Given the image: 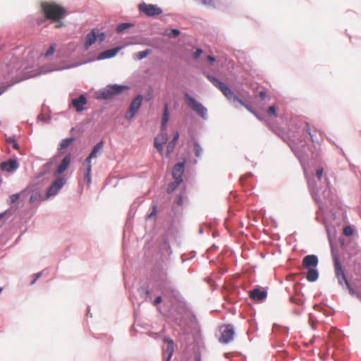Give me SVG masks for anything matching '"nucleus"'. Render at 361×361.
I'll use <instances>...</instances> for the list:
<instances>
[{"instance_id": "nucleus-22", "label": "nucleus", "mask_w": 361, "mask_h": 361, "mask_svg": "<svg viewBox=\"0 0 361 361\" xmlns=\"http://www.w3.org/2000/svg\"><path fill=\"white\" fill-rule=\"evenodd\" d=\"M71 164V154L69 152L63 158L59 165L54 171V178H66V175L63 173L69 169Z\"/></svg>"}, {"instance_id": "nucleus-29", "label": "nucleus", "mask_w": 361, "mask_h": 361, "mask_svg": "<svg viewBox=\"0 0 361 361\" xmlns=\"http://www.w3.org/2000/svg\"><path fill=\"white\" fill-rule=\"evenodd\" d=\"M105 141L104 139H101L96 145H94L90 154L87 155L86 159H89L92 161L93 159L97 158L102 154L104 151Z\"/></svg>"}, {"instance_id": "nucleus-35", "label": "nucleus", "mask_w": 361, "mask_h": 361, "mask_svg": "<svg viewBox=\"0 0 361 361\" xmlns=\"http://www.w3.org/2000/svg\"><path fill=\"white\" fill-rule=\"evenodd\" d=\"M134 26L135 23L132 22H121L116 25V31L118 34H123L128 32V30Z\"/></svg>"}, {"instance_id": "nucleus-58", "label": "nucleus", "mask_w": 361, "mask_h": 361, "mask_svg": "<svg viewBox=\"0 0 361 361\" xmlns=\"http://www.w3.org/2000/svg\"><path fill=\"white\" fill-rule=\"evenodd\" d=\"M7 142L10 144H12L13 145V147L15 149H20V145L16 138V136L15 135H12V136H10L7 138Z\"/></svg>"}, {"instance_id": "nucleus-48", "label": "nucleus", "mask_w": 361, "mask_h": 361, "mask_svg": "<svg viewBox=\"0 0 361 361\" xmlns=\"http://www.w3.org/2000/svg\"><path fill=\"white\" fill-rule=\"evenodd\" d=\"M33 186L32 185L31 183H30L27 186L26 188H25L23 190H22L19 193H20V197H23L24 198H25L26 197L28 196L29 194H30V195L32 194H33Z\"/></svg>"}, {"instance_id": "nucleus-56", "label": "nucleus", "mask_w": 361, "mask_h": 361, "mask_svg": "<svg viewBox=\"0 0 361 361\" xmlns=\"http://www.w3.org/2000/svg\"><path fill=\"white\" fill-rule=\"evenodd\" d=\"M195 256H196V252L194 250L190 252L189 253H184L181 255L182 262L184 263L187 261H189V260L193 259Z\"/></svg>"}, {"instance_id": "nucleus-53", "label": "nucleus", "mask_w": 361, "mask_h": 361, "mask_svg": "<svg viewBox=\"0 0 361 361\" xmlns=\"http://www.w3.org/2000/svg\"><path fill=\"white\" fill-rule=\"evenodd\" d=\"M351 262L355 264V267L358 269L361 268V250L358 251L353 258L350 259Z\"/></svg>"}, {"instance_id": "nucleus-64", "label": "nucleus", "mask_w": 361, "mask_h": 361, "mask_svg": "<svg viewBox=\"0 0 361 361\" xmlns=\"http://www.w3.org/2000/svg\"><path fill=\"white\" fill-rule=\"evenodd\" d=\"M205 59L211 66H214L217 62L216 56L212 54H207Z\"/></svg>"}, {"instance_id": "nucleus-45", "label": "nucleus", "mask_w": 361, "mask_h": 361, "mask_svg": "<svg viewBox=\"0 0 361 361\" xmlns=\"http://www.w3.org/2000/svg\"><path fill=\"white\" fill-rule=\"evenodd\" d=\"M170 120V112H169V106L168 103H164L163 108V114L161 122L169 123Z\"/></svg>"}, {"instance_id": "nucleus-27", "label": "nucleus", "mask_w": 361, "mask_h": 361, "mask_svg": "<svg viewBox=\"0 0 361 361\" xmlns=\"http://www.w3.org/2000/svg\"><path fill=\"white\" fill-rule=\"evenodd\" d=\"M272 330L281 334L283 337L280 339L279 344L276 345L275 348L283 346L286 339L288 336L289 328L287 326H282L276 323H274L272 326Z\"/></svg>"}, {"instance_id": "nucleus-20", "label": "nucleus", "mask_w": 361, "mask_h": 361, "mask_svg": "<svg viewBox=\"0 0 361 361\" xmlns=\"http://www.w3.org/2000/svg\"><path fill=\"white\" fill-rule=\"evenodd\" d=\"M164 345H166V348H163V361H171L174 353L175 342L169 336H164L162 338Z\"/></svg>"}, {"instance_id": "nucleus-33", "label": "nucleus", "mask_w": 361, "mask_h": 361, "mask_svg": "<svg viewBox=\"0 0 361 361\" xmlns=\"http://www.w3.org/2000/svg\"><path fill=\"white\" fill-rule=\"evenodd\" d=\"M323 224L324 225L325 230L328 236V240L332 246V241L336 237V227L334 225L329 224L325 219L323 221Z\"/></svg>"}, {"instance_id": "nucleus-19", "label": "nucleus", "mask_w": 361, "mask_h": 361, "mask_svg": "<svg viewBox=\"0 0 361 361\" xmlns=\"http://www.w3.org/2000/svg\"><path fill=\"white\" fill-rule=\"evenodd\" d=\"M221 328H224V330L221 334L219 341L222 344L227 345L234 339L235 328L232 324L223 325Z\"/></svg>"}, {"instance_id": "nucleus-25", "label": "nucleus", "mask_w": 361, "mask_h": 361, "mask_svg": "<svg viewBox=\"0 0 361 361\" xmlns=\"http://www.w3.org/2000/svg\"><path fill=\"white\" fill-rule=\"evenodd\" d=\"M19 167L20 164L16 156L11 157L0 164V170L7 173H13L16 172Z\"/></svg>"}, {"instance_id": "nucleus-24", "label": "nucleus", "mask_w": 361, "mask_h": 361, "mask_svg": "<svg viewBox=\"0 0 361 361\" xmlns=\"http://www.w3.org/2000/svg\"><path fill=\"white\" fill-rule=\"evenodd\" d=\"M228 100L235 106H238L245 107L248 111L252 110L253 106L252 104L240 96V92H233L232 95L228 99Z\"/></svg>"}, {"instance_id": "nucleus-40", "label": "nucleus", "mask_w": 361, "mask_h": 361, "mask_svg": "<svg viewBox=\"0 0 361 361\" xmlns=\"http://www.w3.org/2000/svg\"><path fill=\"white\" fill-rule=\"evenodd\" d=\"M186 196V186L185 185L183 189L176 195L174 200V204L179 207H182L184 204V199Z\"/></svg>"}, {"instance_id": "nucleus-37", "label": "nucleus", "mask_w": 361, "mask_h": 361, "mask_svg": "<svg viewBox=\"0 0 361 361\" xmlns=\"http://www.w3.org/2000/svg\"><path fill=\"white\" fill-rule=\"evenodd\" d=\"M190 139H191V141L193 145V150H194L195 156L197 158H199V157H200L201 154L203 152V149H202L201 145L200 144V142H198V140L194 136L191 135Z\"/></svg>"}, {"instance_id": "nucleus-30", "label": "nucleus", "mask_w": 361, "mask_h": 361, "mask_svg": "<svg viewBox=\"0 0 361 361\" xmlns=\"http://www.w3.org/2000/svg\"><path fill=\"white\" fill-rule=\"evenodd\" d=\"M77 45L75 42H70L57 51L58 55L61 57L69 58L75 51Z\"/></svg>"}, {"instance_id": "nucleus-28", "label": "nucleus", "mask_w": 361, "mask_h": 361, "mask_svg": "<svg viewBox=\"0 0 361 361\" xmlns=\"http://www.w3.org/2000/svg\"><path fill=\"white\" fill-rule=\"evenodd\" d=\"M150 286H152V285L150 284L149 278L148 283H145L138 289L140 298L145 302H151L152 299V291L150 290Z\"/></svg>"}, {"instance_id": "nucleus-14", "label": "nucleus", "mask_w": 361, "mask_h": 361, "mask_svg": "<svg viewBox=\"0 0 361 361\" xmlns=\"http://www.w3.org/2000/svg\"><path fill=\"white\" fill-rule=\"evenodd\" d=\"M67 182V178H55V180L49 185L41 201L47 200L56 196L63 188Z\"/></svg>"}, {"instance_id": "nucleus-11", "label": "nucleus", "mask_w": 361, "mask_h": 361, "mask_svg": "<svg viewBox=\"0 0 361 361\" xmlns=\"http://www.w3.org/2000/svg\"><path fill=\"white\" fill-rule=\"evenodd\" d=\"M201 73L204 75L215 87L219 89L224 97L228 99L234 92L231 86L225 81H223L217 76L210 74L206 69L202 68Z\"/></svg>"}, {"instance_id": "nucleus-32", "label": "nucleus", "mask_w": 361, "mask_h": 361, "mask_svg": "<svg viewBox=\"0 0 361 361\" xmlns=\"http://www.w3.org/2000/svg\"><path fill=\"white\" fill-rule=\"evenodd\" d=\"M159 252L164 257H169L172 254L171 245L166 238L163 237L162 242L159 245Z\"/></svg>"}, {"instance_id": "nucleus-3", "label": "nucleus", "mask_w": 361, "mask_h": 361, "mask_svg": "<svg viewBox=\"0 0 361 361\" xmlns=\"http://www.w3.org/2000/svg\"><path fill=\"white\" fill-rule=\"evenodd\" d=\"M266 126L271 130L273 133L280 137L284 142H286L290 147L292 152L295 154V157L298 159L301 164L302 165L303 160H308L311 155V158H315L317 155L312 150V147L310 146L307 140L305 138L303 140H300L299 143V151L295 149V147L292 146L291 144L286 140L285 132L279 128V126L269 118H267L264 121Z\"/></svg>"}, {"instance_id": "nucleus-5", "label": "nucleus", "mask_w": 361, "mask_h": 361, "mask_svg": "<svg viewBox=\"0 0 361 361\" xmlns=\"http://www.w3.org/2000/svg\"><path fill=\"white\" fill-rule=\"evenodd\" d=\"M325 187H318L317 182L315 180L314 177L307 179V185L310 193L314 202L318 205L320 209H322V200L320 196L322 193L325 201L331 205H336L337 200L335 194L333 192L331 187V183L327 178H324Z\"/></svg>"}, {"instance_id": "nucleus-44", "label": "nucleus", "mask_w": 361, "mask_h": 361, "mask_svg": "<svg viewBox=\"0 0 361 361\" xmlns=\"http://www.w3.org/2000/svg\"><path fill=\"white\" fill-rule=\"evenodd\" d=\"M164 144H165L164 142H160L159 136H157L154 137V147H155V149L157 150V152H159V154L161 156L164 155Z\"/></svg>"}, {"instance_id": "nucleus-2", "label": "nucleus", "mask_w": 361, "mask_h": 361, "mask_svg": "<svg viewBox=\"0 0 361 361\" xmlns=\"http://www.w3.org/2000/svg\"><path fill=\"white\" fill-rule=\"evenodd\" d=\"M150 284L152 288L160 291L164 297L170 300L178 299L181 295L169 279L166 269L160 263H157L151 271Z\"/></svg>"}, {"instance_id": "nucleus-4", "label": "nucleus", "mask_w": 361, "mask_h": 361, "mask_svg": "<svg viewBox=\"0 0 361 361\" xmlns=\"http://www.w3.org/2000/svg\"><path fill=\"white\" fill-rule=\"evenodd\" d=\"M135 44V43L130 42V43H126V44H123V45L116 46V47H111V48L106 49L104 50L103 51H102L98 55L97 59L88 60V61L84 62V63H87V62L94 61L95 60H99L100 61V60L112 59V58L116 56L117 54H118V52L121 49L125 48L126 46L130 45V44ZM81 64H83V63H81ZM80 65V63H73V64L68 65V66H56V65L42 66L40 68L39 71H38L37 73H36L35 74H30L29 75V78L37 77V76L40 75L42 74H48V73H52L54 71H63V70H65V69H70V68L78 66Z\"/></svg>"}, {"instance_id": "nucleus-6", "label": "nucleus", "mask_w": 361, "mask_h": 361, "mask_svg": "<svg viewBox=\"0 0 361 361\" xmlns=\"http://www.w3.org/2000/svg\"><path fill=\"white\" fill-rule=\"evenodd\" d=\"M189 312V307L182 295L178 299L170 300L169 303L164 302L162 315L173 321L175 324L180 326L185 320V314Z\"/></svg>"}, {"instance_id": "nucleus-31", "label": "nucleus", "mask_w": 361, "mask_h": 361, "mask_svg": "<svg viewBox=\"0 0 361 361\" xmlns=\"http://www.w3.org/2000/svg\"><path fill=\"white\" fill-rule=\"evenodd\" d=\"M59 157V154H56L54 155L51 159H50L47 162L44 164L39 169V173L37 175L38 178H42L43 176H45L47 174L51 172V168L56 159V158Z\"/></svg>"}, {"instance_id": "nucleus-43", "label": "nucleus", "mask_w": 361, "mask_h": 361, "mask_svg": "<svg viewBox=\"0 0 361 361\" xmlns=\"http://www.w3.org/2000/svg\"><path fill=\"white\" fill-rule=\"evenodd\" d=\"M158 213V207L157 204H152L151 205L149 211L147 213L145 219L149 220L152 219H155L157 217Z\"/></svg>"}, {"instance_id": "nucleus-15", "label": "nucleus", "mask_w": 361, "mask_h": 361, "mask_svg": "<svg viewBox=\"0 0 361 361\" xmlns=\"http://www.w3.org/2000/svg\"><path fill=\"white\" fill-rule=\"evenodd\" d=\"M143 100L144 96L141 93L137 94L133 98L125 113V118L126 120L132 121L135 118L142 105Z\"/></svg>"}, {"instance_id": "nucleus-54", "label": "nucleus", "mask_w": 361, "mask_h": 361, "mask_svg": "<svg viewBox=\"0 0 361 361\" xmlns=\"http://www.w3.org/2000/svg\"><path fill=\"white\" fill-rule=\"evenodd\" d=\"M203 53H204V50L202 48H201V47L195 48L192 54V59L195 61H198L200 59V57L202 56V55L203 54Z\"/></svg>"}, {"instance_id": "nucleus-17", "label": "nucleus", "mask_w": 361, "mask_h": 361, "mask_svg": "<svg viewBox=\"0 0 361 361\" xmlns=\"http://www.w3.org/2000/svg\"><path fill=\"white\" fill-rule=\"evenodd\" d=\"M339 244L341 249L347 254L349 259H352L353 256L360 251L357 243L353 242L351 239L345 240L343 238L339 239Z\"/></svg>"}, {"instance_id": "nucleus-50", "label": "nucleus", "mask_w": 361, "mask_h": 361, "mask_svg": "<svg viewBox=\"0 0 361 361\" xmlns=\"http://www.w3.org/2000/svg\"><path fill=\"white\" fill-rule=\"evenodd\" d=\"M20 193L16 192L11 195L7 200L8 204H18V201L20 199Z\"/></svg>"}, {"instance_id": "nucleus-21", "label": "nucleus", "mask_w": 361, "mask_h": 361, "mask_svg": "<svg viewBox=\"0 0 361 361\" xmlns=\"http://www.w3.org/2000/svg\"><path fill=\"white\" fill-rule=\"evenodd\" d=\"M267 289L260 286H255L249 291L250 298L255 302L262 303L267 298Z\"/></svg>"}, {"instance_id": "nucleus-62", "label": "nucleus", "mask_w": 361, "mask_h": 361, "mask_svg": "<svg viewBox=\"0 0 361 361\" xmlns=\"http://www.w3.org/2000/svg\"><path fill=\"white\" fill-rule=\"evenodd\" d=\"M74 131H76V133L78 134V137H80L85 132V128L82 126L72 127L71 129V133H72Z\"/></svg>"}, {"instance_id": "nucleus-36", "label": "nucleus", "mask_w": 361, "mask_h": 361, "mask_svg": "<svg viewBox=\"0 0 361 361\" xmlns=\"http://www.w3.org/2000/svg\"><path fill=\"white\" fill-rule=\"evenodd\" d=\"M180 30L176 27L166 29L161 33V35L166 36L171 39H176L180 37Z\"/></svg>"}, {"instance_id": "nucleus-46", "label": "nucleus", "mask_w": 361, "mask_h": 361, "mask_svg": "<svg viewBox=\"0 0 361 361\" xmlns=\"http://www.w3.org/2000/svg\"><path fill=\"white\" fill-rule=\"evenodd\" d=\"M166 145V152L165 154L166 158H169L171 155V154L173 152L175 147L177 145V142H173L172 140H170L169 142H167Z\"/></svg>"}, {"instance_id": "nucleus-13", "label": "nucleus", "mask_w": 361, "mask_h": 361, "mask_svg": "<svg viewBox=\"0 0 361 361\" xmlns=\"http://www.w3.org/2000/svg\"><path fill=\"white\" fill-rule=\"evenodd\" d=\"M49 179L44 176L37 178V175L35 176V178L30 182L34 188L33 194L31 195L29 202L32 204L39 199L40 201L42 199L44 195L42 194V188L48 183Z\"/></svg>"}, {"instance_id": "nucleus-38", "label": "nucleus", "mask_w": 361, "mask_h": 361, "mask_svg": "<svg viewBox=\"0 0 361 361\" xmlns=\"http://www.w3.org/2000/svg\"><path fill=\"white\" fill-rule=\"evenodd\" d=\"M184 180L173 179V181L170 182L166 188V192L168 194H172L176 188H178L183 183Z\"/></svg>"}, {"instance_id": "nucleus-12", "label": "nucleus", "mask_w": 361, "mask_h": 361, "mask_svg": "<svg viewBox=\"0 0 361 361\" xmlns=\"http://www.w3.org/2000/svg\"><path fill=\"white\" fill-rule=\"evenodd\" d=\"M183 99L187 105L203 120L208 118V110L200 101L188 92H183Z\"/></svg>"}, {"instance_id": "nucleus-47", "label": "nucleus", "mask_w": 361, "mask_h": 361, "mask_svg": "<svg viewBox=\"0 0 361 361\" xmlns=\"http://www.w3.org/2000/svg\"><path fill=\"white\" fill-rule=\"evenodd\" d=\"M219 269L221 271V274H224L228 270V263L224 261L223 258H221V255L219 257Z\"/></svg>"}, {"instance_id": "nucleus-7", "label": "nucleus", "mask_w": 361, "mask_h": 361, "mask_svg": "<svg viewBox=\"0 0 361 361\" xmlns=\"http://www.w3.org/2000/svg\"><path fill=\"white\" fill-rule=\"evenodd\" d=\"M331 252L335 275L338 280V285L343 288L345 286L351 296L355 297L361 301V291H358L353 287L347 277V272L341 260L338 256L335 254L334 250H332Z\"/></svg>"}, {"instance_id": "nucleus-42", "label": "nucleus", "mask_w": 361, "mask_h": 361, "mask_svg": "<svg viewBox=\"0 0 361 361\" xmlns=\"http://www.w3.org/2000/svg\"><path fill=\"white\" fill-rule=\"evenodd\" d=\"M356 231V229L353 225H347L344 226L343 231V235L345 237L348 238V239H350L351 237H353Z\"/></svg>"}, {"instance_id": "nucleus-39", "label": "nucleus", "mask_w": 361, "mask_h": 361, "mask_svg": "<svg viewBox=\"0 0 361 361\" xmlns=\"http://www.w3.org/2000/svg\"><path fill=\"white\" fill-rule=\"evenodd\" d=\"M163 295H157L154 300L152 299L150 302L157 308V310L162 314V310L164 309V303H163Z\"/></svg>"}, {"instance_id": "nucleus-23", "label": "nucleus", "mask_w": 361, "mask_h": 361, "mask_svg": "<svg viewBox=\"0 0 361 361\" xmlns=\"http://www.w3.org/2000/svg\"><path fill=\"white\" fill-rule=\"evenodd\" d=\"M87 102L86 94L82 93L71 100L69 103V108H74L76 112L81 113L86 109L85 106Z\"/></svg>"}, {"instance_id": "nucleus-1", "label": "nucleus", "mask_w": 361, "mask_h": 361, "mask_svg": "<svg viewBox=\"0 0 361 361\" xmlns=\"http://www.w3.org/2000/svg\"><path fill=\"white\" fill-rule=\"evenodd\" d=\"M41 11L42 16H39L32 18L35 21L32 22L34 25L40 26L45 23L47 20L55 23L56 28H61L66 27L63 20L69 14L68 11L64 6L57 3L43 2L41 4Z\"/></svg>"}, {"instance_id": "nucleus-41", "label": "nucleus", "mask_w": 361, "mask_h": 361, "mask_svg": "<svg viewBox=\"0 0 361 361\" xmlns=\"http://www.w3.org/2000/svg\"><path fill=\"white\" fill-rule=\"evenodd\" d=\"M152 53V49H145L142 51H140L134 54V59L138 61H142L147 58Z\"/></svg>"}, {"instance_id": "nucleus-26", "label": "nucleus", "mask_w": 361, "mask_h": 361, "mask_svg": "<svg viewBox=\"0 0 361 361\" xmlns=\"http://www.w3.org/2000/svg\"><path fill=\"white\" fill-rule=\"evenodd\" d=\"M83 171V180L89 187L92 183V161L89 159H85L82 163Z\"/></svg>"}, {"instance_id": "nucleus-10", "label": "nucleus", "mask_w": 361, "mask_h": 361, "mask_svg": "<svg viewBox=\"0 0 361 361\" xmlns=\"http://www.w3.org/2000/svg\"><path fill=\"white\" fill-rule=\"evenodd\" d=\"M107 35L105 31L98 27H92L85 35L82 48L84 51H88L90 48L97 42L102 44L106 39Z\"/></svg>"}, {"instance_id": "nucleus-51", "label": "nucleus", "mask_w": 361, "mask_h": 361, "mask_svg": "<svg viewBox=\"0 0 361 361\" xmlns=\"http://www.w3.org/2000/svg\"><path fill=\"white\" fill-rule=\"evenodd\" d=\"M56 49V44L55 43H51L48 49L45 51L44 56L46 58H49L50 56H52L55 53Z\"/></svg>"}, {"instance_id": "nucleus-61", "label": "nucleus", "mask_w": 361, "mask_h": 361, "mask_svg": "<svg viewBox=\"0 0 361 361\" xmlns=\"http://www.w3.org/2000/svg\"><path fill=\"white\" fill-rule=\"evenodd\" d=\"M324 169L322 166H318L316 170V177L318 181L322 183V180L324 176Z\"/></svg>"}, {"instance_id": "nucleus-34", "label": "nucleus", "mask_w": 361, "mask_h": 361, "mask_svg": "<svg viewBox=\"0 0 361 361\" xmlns=\"http://www.w3.org/2000/svg\"><path fill=\"white\" fill-rule=\"evenodd\" d=\"M76 140V137L74 135H71L70 137H67L63 139L58 145V152L59 157L60 156L59 152L63 149H66L68 148Z\"/></svg>"}, {"instance_id": "nucleus-9", "label": "nucleus", "mask_w": 361, "mask_h": 361, "mask_svg": "<svg viewBox=\"0 0 361 361\" xmlns=\"http://www.w3.org/2000/svg\"><path fill=\"white\" fill-rule=\"evenodd\" d=\"M302 265L307 269L305 278L310 283L316 282L319 277L317 268L319 264L318 256L314 254L307 255L302 259Z\"/></svg>"}, {"instance_id": "nucleus-8", "label": "nucleus", "mask_w": 361, "mask_h": 361, "mask_svg": "<svg viewBox=\"0 0 361 361\" xmlns=\"http://www.w3.org/2000/svg\"><path fill=\"white\" fill-rule=\"evenodd\" d=\"M130 90L128 85L111 83L96 91L94 98L99 101H109Z\"/></svg>"}, {"instance_id": "nucleus-57", "label": "nucleus", "mask_w": 361, "mask_h": 361, "mask_svg": "<svg viewBox=\"0 0 361 361\" xmlns=\"http://www.w3.org/2000/svg\"><path fill=\"white\" fill-rule=\"evenodd\" d=\"M12 214L13 209L11 207L0 213L1 219L4 220V221H6Z\"/></svg>"}, {"instance_id": "nucleus-52", "label": "nucleus", "mask_w": 361, "mask_h": 361, "mask_svg": "<svg viewBox=\"0 0 361 361\" xmlns=\"http://www.w3.org/2000/svg\"><path fill=\"white\" fill-rule=\"evenodd\" d=\"M279 107L276 104H273L268 107L267 109V114L268 116L271 117H277L278 116V111Z\"/></svg>"}, {"instance_id": "nucleus-59", "label": "nucleus", "mask_w": 361, "mask_h": 361, "mask_svg": "<svg viewBox=\"0 0 361 361\" xmlns=\"http://www.w3.org/2000/svg\"><path fill=\"white\" fill-rule=\"evenodd\" d=\"M167 230H168L169 232H170L173 235H175L178 232L176 228L175 227V220H174V219H171L169 221Z\"/></svg>"}, {"instance_id": "nucleus-49", "label": "nucleus", "mask_w": 361, "mask_h": 361, "mask_svg": "<svg viewBox=\"0 0 361 361\" xmlns=\"http://www.w3.org/2000/svg\"><path fill=\"white\" fill-rule=\"evenodd\" d=\"M314 309L320 310V307L318 305H314ZM321 311H322L324 314L329 317L333 315L335 313V310L329 305H326L325 308L324 310H321Z\"/></svg>"}, {"instance_id": "nucleus-18", "label": "nucleus", "mask_w": 361, "mask_h": 361, "mask_svg": "<svg viewBox=\"0 0 361 361\" xmlns=\"http://www.w3.org/2000/svg\"><path fill=\"white\" fill-rule=\"evenodd\" d=\"M180 160L175 164V165L173 166L171 171L173 179L184 180L183 174L185 170L186 164L188 161V157L185 155H183L180 157Z\"/></svg>"}, {"instance_id": "nucleus-60", "label": "nucleus", "mask_w": 361, "mask_h": 361, "mask_svg": "<svg viewBox=\"0 0 361 361\" xmlns=\"http://www.w3.org/2000/svg\"><path fill=\"white\" fill-rule=\"evenodd\" d=\"M154 97V89L152 86H149V87L147 90L146 95L144 97V99L146 102H150Z\"/></svg>"}, {"instance_id": "nucleus-16", "label": "nucleus", "mask_w": 361, "mask_h": 361, "mask_svg": "<svg viewBox=\"0 0 361 361\" xmlns=\"http://www.w3.org/2000/svg\"><path fill=\"white\" fill-rule=\"evenodd\" d=\"M139 11L141 13L147 17L157 18L159 16L163 14V9L157 4H146L145 2L139 4Z\"/></svg>"}, {"instance_id": "nucleus-63", "label": "nucleus", "mask_w": 361, "mask_h": 361, "mask_svg": "<svg viewBox=\"0 0 361 361\" xmlns=\"http://www.w3.org/2000/svg\"><path fill=\"white\" fill-rule=\"evenodd\" d=\"M157 136H159L160 142H164V143H167L169 138L167 132L160 131Z\"/></svg>"}, {"instance_id": "nucleus-55", "label": "nucleus", "mask_w": 361, "mask_h": 361, "mask_svg": "<svg viewBox=\"0 0 361 361\" xmlns=\"http://www.w3.org/2000/svg\"><path fill=\"white\" fill-rule=\"evenodd\" d=\"M48 111L49 113H51V110L49 107H48ZM37 120L44 123H49L51 120V116L50 114H49L47 117H45L44 114L42 112L37 115Z\"/></svg>"}]
</instances>
